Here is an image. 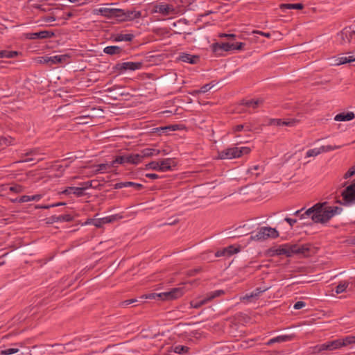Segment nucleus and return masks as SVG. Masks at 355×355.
<instances>
[{"label": "nucleus", "instance_id": "obj_53", "mask_svg": "<svg viewBox=\"0 0 355 355\" xmlns=\"http://www.w3.org/2000/svg\"><path fill=\"white\" fill-rule=\"evenodd\" d=\"M200 270H201V268H196L193 270H189L187 271V275L189 276H193L196 274L200 272Z\"/></svg>", "mask_w": 355, "mask_h": 355}, {"label": "nucleus", "instance_id": "obj_17", "mask_svg": "<svg viewBox=\"0 0 355 355\" xmlns=\"http://www.w3.org/2000/svg\"><path fill=\"white\" fill-rule=\"evenodd\" d=\"M132 187L137 191L141 190L144 187V186L142 184H139V183H135L133 182H118L114 185V188L115 189H121L123 187Z\"/></svg>", "mask_w": 355, "mask_h": 355}, {"label": "nucleus", "instance_id": "obj_47", "mask_svg": "<svg viewBox=\"0 0 355 355\" xmlns=\"http://www.w3.org/2000/svg\"><path fill=\"white\" fill-rule=\"evenodd\" d=\"M93 182L94 181L92 180V181H87V182H81V183L79 184L80 188L83 189V193H84V191L86 189L93 187V185H92Z\"/></svg>", "mask_w": 355, "mask_h": 355}, {"label": "nucleus", "instance_id": "obj_28", "mask_svg": "<svg viewBox=\"0 0 355 355\" xmlns=\"http://www.w3.org/2000/svg\"><path fill=\"white\" fill-rule=\"evenodd\" d=\"M304 8L302 3H282L279 5V8L282 10L285 9H296L301 10Z\"/></svg>", "mask_w": 355, "mask_h": 355}, {"label": "nucleus", "instance_id": "obj_20", "mask_svg": "<svg viewBox=\"0 0 355 355\" xmlns=\"http://www.w3.org/2000/svg\"><path fill=\"white\" fill-rule=\"evenodd\" d=\"M63 194L69 196L70 194H74L77 197H81L84 196L85 193L83 192V189L80 187H69L64 189L62 192Z\"/></svg>", "mask_w": 355, "mask_h": 355}, {"label": "nucleus", "instance_id": "obj_61", "mask_svg": "<svg viewBox=\"0 0 355 355\" xmlns=\"http://www.w3.org/2000/svg\"><path fill=\"white\" fill-rule=\"evenodd\" d=\"M244 127H245V125H243V124L237 125H236V126H234V127L233 128V131H234V132H240V131H241L242 130H243V129H244Z\"/></svg>", "mask_w": 355, "mask_h": 355}, {"label": "nucleus", "instance_id": "obj_37", "mask_svg": "<svg viewBox=\"0 0 355 355\" xmlns=\"http://www.w3.org/2000/svg\"><path fill=\"white\" fill-rule=\"evenodd\" d=\"M14 139L11 137H1L0 146H8L13 144Z\"/></svg>", "mask_w": 355, "mask_h": 355}, {"label": "nucleus", "instance_id": "obj_45", "mask_svg": "<svg viewBox=\"0 0 355 355\" xmlns=\"http://www.w3.org/2000/svg\"><path fill=\"white\" fill-rule=\"evenodd\" d=\"M146 168H150L155 171H159V161H153L146 164Z\"/></svg>", "mask_w": 355, "mask_h": 355}, {"label": "nucleus", "instance_id": "obj_49", "mask_svg": "<svg viewBox=\"0 0 355 355\" xmlns=\"http://www.w3.org/2000/svg\"><path fill=\"white\" fill-rule=\"evenodd\" d=\"M225 250H227V256H231L233 254L237 252L239 250L236 248H234L232 245H230L227 248H225Z\"/></svg>", "mask_w": 355, "mask_h": 355}, {"label": "nucleus", "instance_id": "obj_11", "mask_svg": "<svg viewBox=\"0 0 355 355\" xmlns=\"http://www.w3.org/2000/svg\"><path fill=\"white\" fill-rule=\"evenodd\" d=\"M142 66L143 63L141 62H126L116 64L114 68L120 71H124L127 70L135 71L140 69Z\"/></svg>", "mask_w": 355, "mask_h": 355}, {"label": "nucleus", "instance_id": "obj_14", "mask_svg": "<svg viewBox=\"0 0 355 355\" xmlns=\"http://www.w3.org/2000/svg\"><path fill=\"white\" fill-rule=\"evenodd\" d=\"M68 59L67 55H56L53 56H48L46 55V64L64 63Z\"/></svg>", "mask_w": 355, "mask_h": 355}, {"label": "nucleus", "instance_id": "obj_39", "mask_svg": "<svg viewBox=\"0 0 355 355\" xmlns=\"http://www.w3.org/2000/svg\"><path fill=\"white\" fill-rule=\"evenodd\" d=\"M252 171H256L255 178H257L259 175H261L263 172V168L261 166L256 165L253 167L249 168L247 173H252Z\"/></svg>", "mask_w": 355, "mask_h": 355}, {"label": "nucleus", "instance_id": "obj_23", "mask_svg": "<svg viewBox=\"0 0 355 355\" xmlns=\"http://www.w3.org/2000/svg\"><path fill=\"white\" fill-rule=\"evenodd\" d=\"M160 153V150L155 148H144L141 151L139 155L141 156V160L144 157H151L154 155H158Z\"/></svg>", "mask_w": 355, "mask_h": 355}, {"label": "nucleus", "instance_id": "obj_40", "mask_svg": "<svg viewBox=\"0 0 355 355\" xmlns=\"http://www.w3.org/2000/svg\"><path fill=\"white\" fill-rule=\"evenodd\" d=\"M27 35L29 39H43L44 38V31H42L37 33H28Z\"/></svg>", "mask_w": 355, "mask_h": 355}, {"label": "nucleus", "instance_id": "obj_21", "mask_svg": "<svg viewBox=\"0 0 355 355\" xmlns=\"http://www.w3.org/2000/svg\"><path fill=\"white\" fill-rule=\"evenodd\" d=\"M156 8L157 12L164 15H168L174 12L173 7L168 4H159Z\"/></svg>", "mask_w": 355, "mask_h": 355}, {"label": "nucleus", "instance_id": "obj_57", "mask_svg": "<svg viewBox=\"0 0 355 355\" xmlns=\"http://www.w3.org/2000/svg\"><path fill=\"white\" fill-rule=\"evenodd\" d=\"M111 168H116L120 164L117 157L114 158L111 162H110Z\"/></svg>", "mask_w": 355, "mask_h": 355}, {"label": "nucleus", "instance_id": "obj_36", "mask_svg": "<svg viewBox=\"0 0 355 355\" xmlns=\"http://www.w3.org/2000/svg\"><path fill=\"white\" fill-rule=\"evenodd\" d=\"M55 35V33L52 30H46V49L53 48L55 44H51V42L47 41Z\"/></svg>", "mask_w": 355, "mask_h": 355}, {"label": "nucleus", "instance_id": "obj_27", "mask_svg": "<svg viewBox=\"0 0 355 355\" xmlns=\"http://www.w3.org/2000/svg\"><path fill=\"white\" fill-rule=\"evenodd\" d=\"M349 286L351 288H355V282L352 279L341 281L336 288H347Z\"/></svg>", "mask_w": 355, "mask_h": 355}, {"label": "nucleus", "instance_id": "obj_59", "mask_svg": "<svg viewBox=\"0 0 355 355\" xmlns=\"http://www.w3.org/2000/svg\"><path fill=\"white\" fill-rule=\"evenodd\" d=\"M64 205H65L64 202H58V203H55V204H48V205H46L45 208H46V209H50L51 207H55Z\"/></svg>", "mask_w": 355, "mask_h": 355}, {"label": "nucleus", "instance_id": "obj_44", "mask_svg": "<svg viewBox=\"0 0 355 355\" xmlns=\"http://www.w3.org/2000/svg\"><path fill=\"white\" fill-rule=\"evenodd\" d=\"M321 153L320 148L310 149L306 152V157H315Z\"/></svg>", "mask_w": 355, "mask_h": 355}, {"label": "nucleus", "instance_id": "obj_31", "mask_svg": "<svg viewBox=\"0 0 355 355\" xmlns=\"http://www.w3.org/2000/svg\"><path fill=\"white\" fill-rule=\"evenodd\" d=\"M290 340H291V337L289 336H286V335L279 336H277L275 338L270 339L268 342V344L270 345V344H272L275 343H283V342L288 341Z\"/></svg>", "mask_w": 355, "mask_h": 355}, {"label": "nucleus", "instance_id": "obj_6", "mask_svg": "<svg viewBox=\"0 0 355 355\" xmlns=\"http://www.w3.org/2000/svg\"><path fill=\"white\" fill-rule=\"evenodd\" d=\"M245 44L243 42H222L212 44V51L218 55H221L223 51H230L233 50H242Z\"/></svg>", "mask_w": 355, "mask_h": 355}, {"label": "nucleus", "instance_id": "obj_62", "mask_svg": "<svg viewBox=\"0 0 355 355\" xmlns=\"http://www.w3.org/2000/svg\"><path fill=\"white\" fill-rule=\"evenodd\" d=\"M118 159H119V164H125V156L124 155H119V156H116Z\"/></svg>", "mask_w": 355, "mask_h": 355}, {"label": "nucleus", "instance_id": "obj_9", "mask_svg": "<svg viewBox=\"0 0 355 355\" xmlns=\"http://www.w3.org/2000/svg\"><path fill=\"white\" fill-rule=\"evenodd\" d=\"M141 17V11L119 9V21H132Z\"/></svg>", "mask_w": 355, "mask_h": 355}, {"label": "nucleus", "instance_id": "obj_18", "mask_svg": "<svg viewBox=\"0 0 355 355\" xmlns=\"http://www.w3.org/2000/svg\"><path fill=\"white\" fill-rule=\"evenodd\" d=\"M259 293L257 291H251L240 297L241 300L244 304H249L257 300Z\"/></svg>", "mask_w": 355, "mask_h": 355}, {"label": "nucleus", "instance_id": "obj_8", "mask_svg": "<svg viewBox=\"0 0 355 355\" xmlns=\"http://www.w3.org/2000/svg\"><path fill=\"white\" fill-rule=\"evenodd\" d=\"M338 40L341 44L353 42L355 41V30L352 27H345L338 34Z\"/></svg>", "mask_w": 355, "mask_h": 355}, {"label": "nucleus", "instance_id": "obj_38", "mask_svg": "<svg viewBox=\"0 0 355 355\" xmlns=\"http://www.w3.org/2000/svg\"><path fill=\"white\" fill-rule=\"evenodd\" d=\"M342 147V146H331V145H327V146H322L320 148L321 153H327L331 150H334L336 149H339Z\"/></svg>", "mask_w": 355, "mask_h": 355}, {"label": "nucleus", "instance_id": "obj_58", "mask_svg": "<svg viewBox=\"0 0 355 355\" xmlns=\"http://www.w3.org/2000/svg\"><path fill=\"white\" fill-rule=\"evenodd\" d=\"M253 33L259 34L268 38H270L271 37V34L270 33H264L260 31H254Z\"/></svg>", "mask_w": 355, "mask_h": 355}, {"label": "nucleus", "instance_id": "obj_1", "mask_svg": "<svg viewBox=\"0 0 355 355\" xmlns=\"http://www.w3.org/2000/svg\"><path fill=\"white\" fill-rule=\"evenodd\" d=\"M343 209L338 206H327V202L316 203L309 208L304 214H300L302 209L297 210L294 215L300 216V218L311 217L315 223L324 224L335 215L340 214Z\"/></svg>", "mask_w": 355, "mask_h": 355}, {"label": "nucleus", "instance_id": "obj_32", "mask_svg": "<svg viewBox=\"0 0 355 355\" xmlns=\"http://www.w3.org/2000/svg\"><path fill=\"white\" fill-rule=\"evenodd\" d=\"M18 55V52L15 51H6V50H1L0 51V58H15Z\"/></svg>", "mask_w": 355, "mask_h": 355}, {"label": "nucleus", "instance_id": "obj_42", "mask_svg": "<svg viewBox=\"0 0 355 355\" xmlns=\"http://www.w3.org/2000/svg\"><path fill=\"white\" fill-rule=\"evenodd\" d=\"M9 190L15 193H20L24 191V187L20 184H13L9 187Z\"/></svg>", "mask_w": 355, "mask_h": 355}, {"label": "nucleus", "instance_id": "obj_26", "mask_svg": "<svg viewBox=\"0 0 355 355\" xmlns=\"http://www.w3.org/2000/svg\"><path fill=\"white\" fill-rule=\"evenodd\" d=\"M263 102V100L261 98H259L257 100H246L243 101L242 104L248 107H252L254 109L258 107L260 105H261Z\"/></svg>", "mask_w": 355, "mask_h": 355}, {"label": "nucleus", "instance_id": "obj_55", "mask_svg": "<svg viewBox=\"0 0 355 355\" xmlns=\"http://www.w3.org/2000/svg\"><path fill=\"white\" fill-rule=\"evenodd\" d=\"M284 220L286 221L291 227L297 223L296 219L291 218L288 217L285 218Z\"/></svg>", "mask_w": 355, "mask_h": 355}, {"label": "nucleus", "instance_id": "obj_43", "mask_svg": "<svg viewBox=\"0 0 355 355\" xmlns=\"http://www.w3.org/2000/svg\"><path fill=\"white\" fill-rule=\"evenodd\" d=\"M298 123V120L295 119H289L282 120V125H286L289 127L295 126Z\"/></svg>", "mask_w": 355, "mask_h": 355}, {"label": "nucleus", "instance_id": "obj_33", "mask_svg": "<svg viewBox=\"0 0 355 355\" xmlns=\"http://www.w3.org/2000/svg\"><path fill=\"white\" fill-rule=\"evenodd\" d=\"M338 341H340V347L347 346L355 343V336H347L344 338L338 339Z\"/></svg>", "mask_w": 355, "mask_h": 355}, {"label": "nucleus", "instance_id": "obj_5", "mask_svg": "<svg viewBox=\"0 0 355 355\" xmlns=\"http://www.w3.org/2000/svg\"><path fill=\"white\" fill-rule=\"evenodd\" d=\"M250 152L248 147H237L234 146L218 151L217 159H230L233 158L240 157L243 155H247Z\"/></svg>", "mask_w": 355, "mask_h": 355}, {"label": "nucleus", "instance_id": "obj_48", "mask_svg": "<svg viewBox=\"0 0 355 355\" xmlns=\"http://www.w3.org/2000/svg\"><path fill=\"white\" fill-rule=\"evenodd\" d=\"M269 125H276L281 126L282 125V119H271L268 122Z\"/></svg>", "mask_w": 355, "mask_h": 355}, {"label": "nucleus", "instance_id": "obj_24", "mask_svg": "<svg viewBox=\"0 0 355 355\" xmlns=\"http://www.w3.org/2000/svg\"><path fill=\"white\" fill-rule=\"evenodd\" d=\"M180 60L184 62L190 64H196L199 60V57L196 55H192L188 53H182L180 55Z\"/></svg>", "mask_w": 355, "mask_h": 355}, {"label": "nucleus", "instance_id": "obj_19", "mask_svg": "<svg viewBox=\"0 0 355 355\" xmlns=\"http://www.w3.org/2000/svg\"><path fill=\"white\" fill-rule=\"evenodd\" d=\"M355 118V114L352 112H342L335 116L334 120L336 121H349Z\"/></svg>", "mask_w": 355, "mask_h": 355}, {"label": "nucleus", "instance_id": "obj_60", "mask_svg": "<svg viewBox=\"0 0 355 355\" xmlns=\"http://www.w3.org/2000/svg\"><path fill=\"white\" fill-rule=\"evenodd\" d=\"M92 224L96 226V227H101L103 225V220H101V218L93 220Z\"/></svg>", "mask_w": 355, "mask_h": 355}, {"label": "nucleus", "instance_id": "obj_64", "mask_svg": "<svg viewBox=\"0 0 355 355\" xmlns=\"http://www.w3.org/2000/svg\"><path fill=\"white\" fill-rule=\"evenodd\" d=\"M146 177L150 179H157L159 178L158 175L155 173H147L146 174Z\"/></svg>", "mask_w": 355, "mask_h": 355}, {"label": "nucleus", "instance_id": "obj_30", "mask_svg": "<svg viewBox=\"0 0 355 355\" xmlns=\"http://www.w3.org/2000/svg\"><path fill=\"white\" fill-rule=\"evenodd\" d=\"M62 168V166L59 164H51L49 165V164H46V168H45V170H46V182L48 181V179L49 178H51V176H53L52 175L49 174L51 173V171H54V170H58L59 168Z\"/></svg>", "mask_w": 355, "mask_h": 355}, {"label": "nucleus", "instance_id": "obj_50", "mask_svg": "<svg viewBox=\"0 0 355 355\" xmlns=\"http://www.w3.org/2000/svg\"><path fill=\"white\" fill-rule=\"evenodd\" d=\"M213 86L214 85H211L210 83L205 84L200 87V89H199V92H200V93H206L207 92L210 90Z\"/></svg>", "mask_w": 355, "mask_h": 355}, {"label": "nucleus", "instance_id": "obj_2", "mask_svg": "<svg viewBox=\"0 0 355 355\" xmlns=\"http://www.w3.org/2000/svg\"><path fill=\"white\" fill-rule=\"evenodd\" d=\"M309 250L310 245L309 244L299 245L285 243L279 245L277 248H270V252L272 256L285 255L287 257H291L294 254L307 256Z\"/></svg>", "mask_w": 355, "mask_h": 355}, {"label": "nucleus", "instance_id": "obj_34", "mask_svg": "<svg viewBox=\"0 0 355 355\" xmlns=\"http://www.w3.org/2000/svg\"><path fill=\"white\" fill-rule=\"evenodd\" d=\"M355 61V53H353L352 55L349 56L340 57L338 58V62L337 64H343Z\"/></svg>", "mask_w": 355, "mask_h": 355}, {"label": "nucleus", "instance_id": "obj_10", "mask_svg": "<svg viewBox=\"0 0 355 355\" xmlns=\"http://www.w3.org/2000/svg\"><path fill=\"white\" fill-rule=\"evenodd\" d=\"M342 196L345 204L355 202V181L343 190Z\"/></svg>", "mask_w": 355, "mask_h": 355}, {"label": "nucleus", "instance_id": "obj_35", "mask_svg": "<svg viewBox=\"0 0 355 355\" xmlns=\"http://www.w3.org/2000/svg\"><path fill=\"white\" fill-rule=\"evenodd\" d=\"M97 168L95 171L96 173L107 172L111 168L110 163L100 164L96 166Z\"/></svg>", "mask_w": 355, "mask_h": 355}, {"label": "nucleus", "instance_id": "obj_51", "mask_svg": "<svg viewBox=\"0 0 355 355\" xmlns=\"http://www.w3.org/2000/svg\"><path fill=\"white\" fill-rule=\"evenodd\" d=\"M355 175V168H354L353 166L352 168H350L348 171L344 175V178L345 179H347L350 177H352V175Z\"/></svg>", "mask_w": 355, "mask_h": 355}, {"label": "nucleus", "instance_id": "obj_46", "mask_svg": "<svg viewBox=\"0 0 355 355\" xmlns=\"http://www.w3.org/2000/svg\"><path fill=\"white\" fill-rule=\"evenodd\" d=\"M18 352H19L18 348H9V349L1 350L0 354L1 355H10V354H15Z\"/></svg>", "mask_w": 355, "mask_h": 355}, {"label": "nucleus", "instance_id": "obj_54", "mask_svg": "<svg viewBox=\"0 0 355 355\" xmlns=\"http://www.w3.org/2000/svg\"><path fill=\"white\" fill-rule=\"evenodd\" d=\"M215 256L217 257L227 256V250L223 248L221 250H218L216 252Z\"/></svg>", "mask_w": 355, "mask_h": 355}, {"label": "nucleus", "instance_id": "obj_15", "mask_svg": "<svg viewBox=\"0 0 355 355\" xmlns=\"http://www.w3.org/2000/svg\"><path fill=\"white\" fill-rule=\"evenodd\" d=\"M159 171L165 172L171 170L175 166V162L171 158L163 159L159 161Z\"/></svg>", "mask_w": 355, "mask_h": 355}, {"label": "nucleus", "instance_id": "obj_41", "mask_svg": "<svg viewBox=\"0 0 355 355\" xmlns=\"http://www.w3.org/2000/svg\"><path fill=\"white\" fill-rule=\"evenodd\" d=\"M173 350L175 353L177 354H184L187 352L188 347L183 345H176L173 347Z\"/></svg>", "mask_w": 355, "mask_h": 355}, {"label": "nucleus", "instance_id": "obj_56", "mask_svg": "<svg viewBox=\"0 0 355 355\" xmlns=\"http://www.w3.org/2000/svg\"><path fill=\"white\" fill-rule=\"evenodd\" d=\"M162 130H169L175 131V130H179V128H178V125H168V126L162 128Z\"/></svg>", "mask_w": 355, "mask_h": 355}, {"label": "nucleus", "instance_id": "obj_7", "mask_svg": "<svg viewBox=\"0 0 355 355\" xmlns=\"http://www.w3.org/2000/svg\"><path fill=\"white\" fill-rule=\"evenodd\" d=\"M179 291L180 290H171L169 291L160 293L158 294L152 293L148 295H144L141 297L155 300H171L178 297V295L180 294L179 293Z\"/></svg>", "mask_w": 355, "mask_h": 355}, {"label": "nucleus", "instance_id": "obj_12", "mask_svg": "<svg viewBox=\"0 0 355 355\" xmlns=\"http://www.w3.org/2000/svg\"><path fill=\"white\" fill-rule=\"evenodd\" d=\"M95 14L101 15L107 18H116L119 20V8H100L99 9L94 10Z\"/></svg>", "mask_w": 355, "mask_h": 355}, {"label": "nucleus", "instance_id": "obj_4", "mask_svg": "<svg viewBox=\"0 0 355 355\" xmlns=\"http://www.w3.org/2000/svg\"><path fill=\"white\" fill-rule=\"evenodd\" d=\"M279 236V232L276 228L263 226L256 231L251 232L250 241H263L268 239H275Z\"/></svg>", "mask_w": 355, "mask_h": 355}, {"label": "nucleus", "instance_id": "obj_52", "mask_svg": "<svg viewBox=\"0 0 355 355\" xmlns=\"http://www.w3.org/2000/svg\"><path fill=\"white\" fill-rule=\"evenodd\" d=\"M305 306V303L302 301H298L297 302L294 306H293V308L296 310H298V309H302L303 307Z\"/></svg>", "mask_w": 355, "mask_h": 355}, {"label": "nucleus", "instance_id": "obj_3", "mask_svg": "<svg viewBox=\"0 0 355 355\" xmlns=\"http://www.w3.org/2000/svg\"><path fill=\"white\" fill-rule=\"evenodd\" d=\"M63 6L60 3H52L51 0H46V24L51 23L56 19L68 20L76 16V12L62 11Z\"/></svg>", "mask_w": 355, "mask_h": 355}, {"label": "nucleus", "instance_id": "obj_25", "mask_svg": "<svg viewBox=\"0 0 355 355\" xmlns=\"http://www.w3.org/2000/svg\"><path fill=\"white\" fill-rule=\"evenodd\" d=\"M122 51V49L118 46H109L104 49L103 52L106 54L113 55L120 54Z\"/></svg>", "mask_w": 355, "mask_h": 355}, {"label": "nucleus", "instance_id": "obj_22", "mask_svg": "<svg viewBox=\"0 0 355 355\" xmlns=\"http://www.w3.org/2000/svg\"><path fill=\"white\" fill-rule=\"evenodd\" d=\"M124 156L125 164H137L141 162L139 154H125Z\"/></svg>", "mask_w": 355, "mask_h": 355}, {"label": "nucleus", "instance_id": "obj_63", "mask_svg": "<svg viewBox=\"0 0 355 355\" xmlns=\"http://www.w3.org/2000/svg\"><path fill=\"white\" fill-rule=\"evenodd\" d=\"M31 200V198L28 196H23L20 198L19 199V202H28Z\"/></svg>", "mask_w": 355, "mask_h": 355}, {"label": "nucleus", "instance_id": "obj_29", "mask_svg": "<svg viewBox=\"0 0 355 355\" xmlns=\"http://www.w3.org/2000/svg\"><path fill=\"white\" fill-rule=\"evenodd\" d=\"M134 38V35L133 34H118L116 35V37H114V41L115 42H122V41H125V42H130L133 40Z\"/></svg>", "mask_w": 355, "mask_h": 355}, {"label": "nucleus", "instance_id": "obj_16", "mask_svg": "<svg viewBox=\"0 0 355 355\" xmlns=\"http://www.w3.org/2000/svg\"><path fill=\"white\" fill-rule=\"evenodd\" d=\"M73 219V216L70 214L60 215L58 216H52L49 218H46V223H53L56 221H66L70 222Z\"/></svg>", "mask_w": 355, "mask_h": 355}, {"label": "nucleus", "instance_id": "obj_13", "mask_svg": "<svg viewBox=\"0 0 355 355\" xmlns=\"http://www.w3.org/2000/svg\"><path fill=\"white\" fill-rule=\"evenodd\" d=\"M318 351H324V350H328V351H333L337 349L340 348V341H338V339L330 341L326 343L321 344L318 346Z\"/></svg>", "mask_w": 355, "mask_h": 355}]
</instances>
